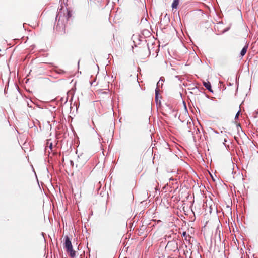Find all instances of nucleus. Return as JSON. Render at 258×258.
Instances as JSON below:
<instances>
[{
    "instance_id": "1",
    "label": "nucleus",
    "mask_w": 258,
    "mask_h": 258,
    "mask_svg": "<svg viewBox=\"0 0 258 258\" xmlns=\"http://www.w3.org/2000/svg\"><path fill=\"white\" fill-rule=\"evenodd\" d=\"M189 233L192 234L191 232H190V230L188 229L187 232H184L183 233L185 240L188 243V245H186V250L184 251V254L186 258H192V251L191 250V248L192 247V244L191 242L193 241L192 240L193 238L189 234Z\"/></svg>"
},
{
    "instance_id": "2",
    "label": "nucleus",
    "mask_w": 258,
    "mask_h": 258,
    "mask_svg": "<svg viewBox=\"0 0 258 258\" xmlns=\"http://www.w3.org/2000/svg\"><path fill=\"white\" fill-rule=\"evenodd\" d=\"M64 248L66 249L67 253L72 258L76 256V251L73 249L71 241L68 236L65 237Z\"/></svg>"
},
{
    "instance_id": "3",
    "label": "nucleus",
    "mask_w": 258,
    "mask_h": 258,
    "mask_svg": "<svg viewBox=\"0 0 258 258\" xmlns=\"http://www.w3.org/2000/svg\"><path fill=\"white\" fill-rule=\"evenodd\" d=\"M56 30L57 31L62 33H65L66 32V25L62 21H60L59 18L58 20L57 25L56 26Z\"/></svg>"
},
{
    "instance_id": "4",
    "label": "nucleus",
    "mask_w": 258,
    "mask_h": 258,
    "mask_svg": "<svg viewBox=\"0 0 258 258\" xmlns=\"http://www.w3.org/2000/svg\"><path fill=\"white\" fill-rule=\"evenodd\" d=\"M173 248L172 250L175 251L177 248V244L175 242H168L166 245V248Z\"/></svg>"
},
{
    "instance_id": "5",
    "label": "nucleus",
    "mask_w": 258,
    "mask_h": 258,
    "mask_svg": "<svg viewBox=\"0 0 258 258\" xmlns=\"http://www.w3.org/2000/svg\"><path fill=\"white\" fill-rule=\"evenodd\" d=\"M204 86L211 92H213V90L211 88V84L209 82H203Z\"/></svg>"
},
{
    "instance_id": "6",
    "label": "nucleus",
    "mask_w": 258,
    "mask_h": 258,
    "mask_svg": "<svg viewBox=\"0 0 258 258\" xmlns=\"http://www.w3.org/2000/svg\"><path fill=\"white\" fill-rule=\"evenodd\" d=\"M179 4V0H174L172 4V9H176Z\"/></svg>"
},
{
    "instance_id": "7",
    "label": "nucleus",
    "mask_w": 258,
    "mask_h": 258,
    "mask_svg": "<svg viewBox=\"0 0 258 258\" xmlns=\"http://www.w3.org/2000/svg\"><path fill=\"white\" fill-rule=\"evenodd\" d=\"M247 46H245L243 48L240 53L241 57H243L247 51Z\"/></svg>"
},
{
    "instance_id": "8",
    "label": "nucleus",
    "mask_w": 258,
    "mask_h": 258,
    "mask_svg": "<svg viewBox=\"0 0 258 258\" xmlns=\"http://www.w3.org/2000/svg\"><path fill=\"white\" fill-rule=\"evenodd\" d=\"M239 113H240V111H239L237 113V114H236V116H235V118H237V117H238V116H239Z\"/></svg>"
},
{
    "instance_id": "9",
    "label": "nucleus",
    "mask_w": 258,
    "mask_h": 258,
    "mask_svg": "<svg viewBox=\"0 0 258 258\" xmlns=\"http://www.w3.org/2000/svg\"><path fill=\"white\" fill-rule=\"evenodd\" d=\"M158 91L157 89H156V97H157V95H158Z\"/></svg>"
},
{
    "instance_id": "10",
    "label": "nucleus",
    "mask_w": 258,
    "mask_h": 258,
    "mask_svg": "<svg viewBox=\"0 0 258 258\" xmlns=\"http://www.w3.org/2000/svg\"><path fill=\"white\" fill-rule=\"evenodd\" d=\"M197 131L198 132H199V133H200V130H199V128H197Z\"/></svg>"
},
{
    "instance_id": "11",
    "label": "nucleus",
    "mask_w": 258,
    "mask_h": 258,
    "mask_svg": "<svg viewBox=\"0 0 258 258\" xmlns=\"http://www.w3.org/2000/svg\"><path fill=\"white\" fill-rule=\"evenodd\" d=\"M194 179H195V181L196 180H197L198 181V179L196 178V175H195Z\"/></svg>"
},
{
    "instance_id": "12",
    "label": "nucleus",
    "mask_w": 258,
    "mask_h": 258,
    "mask_svg": "<svg viewBox=\"0 0 258 258\" xmlns=\"http://www.w3.org/2000/svg\"><path fill=\"white\" fill-rule=\"evenodd\" d=\"M196 176H197V178H199V176H198L197 175H196Z\"/></svg>"
},
{
    "instance_id": "13",
    "label": "nucleus",
    "mask_w": 258,
    "mask_h": 258,
    "mask_svg": "<svg viewBox=\"0 0 258 258\" xmlns=\"http://www.w3.org/2000/svg\"><path fill=\"white\" fill-rule=\"evenodd\" d=\"M197 58H198V60H200L199 59V57H197Z\"/></svg>"
}]
</instances>
